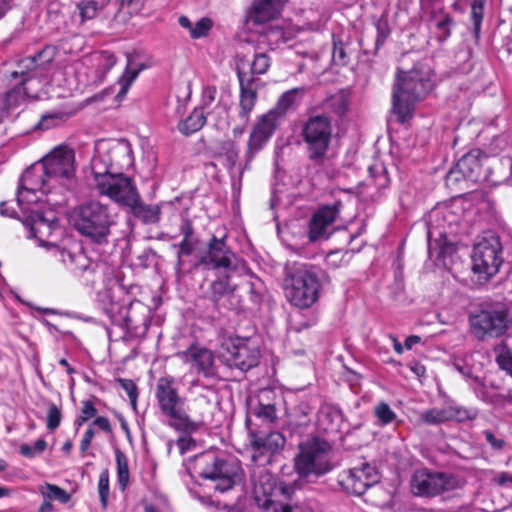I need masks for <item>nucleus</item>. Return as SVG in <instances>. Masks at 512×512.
<instances>
[{"mask_svg":"<svg viewBox=\"0 0 512 512\" xmlns=\"http://www.w3.org/2000/svg\"><path fill=\"white\" fill-rule=\"evenodd\" d=\"M132 154L130 143L120 140L112 143L105 153H99L92 161L98 192L126 207L135 203L138 192L132 180L118 170L132 163Z\"/></svg>","mask_w":512,"mask_h":512,"instance_id":"obj_1","label":"nucleus"},{"mask_svg":"<svg viewBox=\"0 0 512 512\" xmlns=\"http://www.w3.org/2000/svg\"><path fill=\"white\" fill-rule=\"evenodd\" d=\"M21 218L23 226L28 230V237L38 241L40 246L52 248L54 255L67 269L79 277H83L87 283L94 282V275L99 268V262L87 256L79 243L68 247H60L48 241L53 232L59 228V221L51 210H31Z\"/></svg>","mask_w":512,"mask_h":512,"instance_id":"obj_2","label":"nucleus"},{"mask_svg":"<svg viewBox=\"0 0 512 512\" xmlns=\"http://www.w3.org/2000/svg\"><path fill=\"white\" fill-rule=\"evenodd\" d=\"M339 463L335 460L332 444L323 437L311 436L298 445L294 457V470L297 478L293 485L298 490L332 472Z\"/></svg>","mask_w":512,"mask_h":512,"instance_id":"obj_3","label":"nucleus"},{"mask_svg":"<svg viewBox=\"0 0 512 512\" xmlns=\"http://www.w3.org/2000/svg\"><path fill=\"white\" fill-rule=\"evenodd\" d=\"M430 67L417 64L409 71L399 70L392 90V112L398 122L412 117L415 105L424 100L434 87Z\"/></svg>","mask_w":512,"mask_h":512,"instance_id":"obj_4","label":"nucleus"},{"mask_svg":"<svg viewBox=\"0 0 512 512\" xmlns=\"http://www.w3.org/2000/svg\"><path fill=\"white\" fill-rule=\"evenodd\" d=\"M251 482L256 497H264L263 506L268 512H297L298 507L285 503L292 500L298 490L292 482H278L265 465L255 464L251 471Z\"/></svg>","mask_w":512,"mask_h":512,"instance_id":"obj_5","label":"nucleus"},{"mask_svg":"<svg viewBox=\"0 0 512 512\" xmlns=\"http://www.w3.org/2000/svg\"><path fill=\"white\" fill-rule=\"evenodd\" d=\"M194 470L203 479L215 482L214 489L226 492L242 480L240 463L216 451H205L195 457Z\"/></svg>","mask_w":512,"mask_h":512,"instance_id":"obj_6","label":"nucleus"},{"mask_svg":"<svg viewBox=\"0 0 512 512\" xmlns=\"http://www.w3.org/2000/svg\"><path fill=\"white\" fill-rule=\"evenodd\" d=\"M75 229L97 244L108 243L114 216L108 205L97 200L86 201L78 205L72 214Z\"/></svg>","mask_w":512,"mask_h":512,"instance_id":"obj_7","label":"nucleus"},{"mask_svg":"<svg viewBox=\"0 0 512 512\" xmlns=\"http://www.w3.org/2000/svg\"><path fill=\"white\" fill-rule=\"evenodd\" d=\"M321 283L318 271L303 263H295L287 270L284 291L287 300L300 309L311 307L318 301Z\"/></svg>","mask_w":512,"mask_h":512,"instance_id":"obj_8","label":"nucleus"},{"mask_svg":"<svg viewBox=\"0 0 512 512\" xmlns=\"http://www.w3.org/2000/svg\"><path fill=\"white\" fill-rule=\"evenodd\" d=\"M305 148L307 159L316 166H322L328 160L333 125L327 115L309 116L301 125L299 134Z\"/></svg>","mask_w":512,"mask_h":512,"instance_id":"obj_9","label":"nucleus"},{"mask_svg":"<svg viewBox=\"0 0 512 512\" xmlns=\"http://www.w3.org/2000/svg\"><path fill=\"white\" fill-rule=\"evenodd\" d=\"M286 1L255 0L252 7L251 18L253 22L263 24L259 31L261 42L266 43L271 49L291 38L290 31L284 27L282 21L277 19Z\"/></svg>","mask_w":512,"mask_h":512,"instance_id":"obj_10","label":"nucleus"},{"mask_svg":"<svg viewBox=\"0 0 512 512\" xmlns=\"http://www.w3.org/2000/svg\"><path fill=\"white\" fill-rule=\"evenodd\" d=\"M155 397L161 412L172 419L171 427L189 434L198 429V424L184 410V399L174 386L173 377L166 376L157 380Z\"/></svg>","mask_w":512,"mask_h":512,"instance_id":"obj_11","label":"nucleus"},{"mask_svg":"<svg viewBox=\"0 0 512 512\" xmlns=\"http://www.w3.org/2000/svg\"><path fill=\"white\" fill-rule=\"evenodd\" d=\"M462 481L453 474L418 469L411 479V490L417 496L434 497L460 488Z\"/></svg>","mask_w":512,"mask_h":512,"instance_id":"obj_12","label":"nucleus"},{"mask_svg":"<svg viewBox=\"0 0 512 512\" xmlns=\"http://www.w3.org/2000/svg\"><path fill=\"white\" fill-rule=\"evenodd\" d=\"M51 182L40 161L27 168L19 179L17 189V203L22 210L24 204L36 203L39 200L37 192L48 193Z\"/></svg>","mask_w":512,"mask_h":512,"instance_id":"obj_13","label":"nucleus"},{"mask_svg":"<svg viewBox=\"0 0 512 512\" xmlns=\"http://www.w3.org/2000/svg\"><path fill=\"white\" fill-rule=\"evenodd\" d=\"M58 54L54 45H45L34 55L20 59L16 64V70L11 73L13 79L24 77V79H43L52 70L53 62Z\"/></svg>","mask_w":512,"mask_h":512,"instance_id":"obj_14","label":"nucleus"},{"mask_svg":"<svg viewBox=\"0 0 512 512\" xmlns=\"http://www.w3.org/2000/svg\"><path fill=\"white\" fill-rule=\"evenodd\" d=\"M220 359L226 366L245 373L259 364L260 351L240 339H228L221 345Z\"/></svg>","mask_w":512,"mask_h":512,"instance_id":"obj_15","label":"nucleus"},{"mask_svg":"<svg viewBox=\"0 0 512 512\" xmlns=\"http://www.w3.org/2000/svg\"><path fill=\"white\" fill-rule=\"evenodd\" d=\"M236 261V254L226 243V236L218 238L213 235L208 241L206 251L199 258L197 266L230 273L236 270Z\"/></svg>","mask_w":512,"mask_h":512,"instance_id":"obj_16","label":"nucleus"},{"mask_svg":"<svg viewBox=\"0 0 512 512\" xmlns=\"http://www.w3.org/2000/svg\"><path fill=\"white\" fill-rule=\"evenodd\" d=\"M279 122L280 118L270 110L258 118L248 139L243 170L250 169L251 162L273 136Z\"/></svg>","mask_w":512,"mask_h":512,"instance_id":"obj_17","label":"nucleus"},{"mask_svg":"<svg viewBox=\"0 0 512 512\" xmlns=\"http://www.w3.org/2000/svg\"><path fill=\"white\" fill-rule=\"evenodd\" d=\"M51 181L71 179L75 173V152L67 146H58L41 161Z\"/></svg>","mask_w":512,"mask_h":512,"instance_id":"obj_18","label":"nucleus"},{"mask_svg":"<svg viewBox=\"0 0 512 512\" xmlns=\"http://www.w3.org/2000/svg\"><path fill=\"white\" fill-rule=\"evenodd\" d=\"M285 442L284 436L278 431L269 433L250 432L251 461L259 465L270 464L272 456L284 447Z\"/></svg>","mask_w":512,"mask_h":512,"instance_id":"obj_19","label":"nucleus"},{"mask_svg":"<svg viewBox=\"0 0 512 512\" xmlns=\"http://www.w3.org/2000/svg\"><path fill=\"white\" fill-rule=\"evenodd\" d=\"M340 203L319 208L310 218L308 238L310 242L327 240L333 233V224L339 216Z\"/></svg>","mask_w":512,"mask_h":512,"instance_id":"obj_20","label":"nucleus"},{"mask_svg":"<svg viewBox=\"0 0 512 512\" xmlns=\"http://www.w3.org/2000/svg\"><path fill=\"white\" fill-rule=\"evenodd\" d=\"M503 248L498 235L487 231L482 236V275L485 280L495 276L504 262Z\"/></svg>","mask_w":512,"mask_h":512,"instance_id":"obj_21","label":"nucleus"},{"mask_svg":"<svg viewBox=\"0 0 512 512\" xmlns=\"http://www.w3.org/2000/svg\"><path fill=\"white\" fill-rule=\"evenodd\" d=\"M379 480L380 475L376 466L368 462H361L348 470L345 484L353 494L361 496Z\"/></svg>","mask_w":512,"mask_h":512,"instance_id":"obj_22","label":"nucleus"},{"mask_svg":"<svg viewBox=\"0 0 512 512\" xmlns=\"http://www.w3.org/2000/svg\"><path fill=\"white\" fill-rule=\"evenodd\" d=\"M511 324L512 315L505 306L482 310V340L504 336Z\"/></svg>","mask_w":512,"mask_h":512,"instance_id":"obj_23","label":"nucleus"},{"mask_svg":"<svg viewBox=\"0 0 512 512\" xmlns=\"http://www.w3.org/2000/svg\"><path fill=\"white\" fill-rule=\"evenodd\" d=\"M239 81V105L237 118L243 124H249L250 114L253 111L257 98V85L254 77H247V74L237 69Z\"/></svg>","mask_w":512,"mask_h":512,"instance_id":"obj_24","label":"nucleus"},{"mask_svg":"<svg viewBox=\"0 0 512 512\" xmlns=\"http://www.w3.org/2000/svg\"><path fill=\"white\" fill-rule=\"evenodd\" d=\"M208 299L218 310H231L236 307L235 287L230 283L229 273H225L211 282L208 289Z\"/></svg>","mask_w":512,"mask_h":512,"instance_id":"obj_25","label":"nucleus"},{"mask_svg":"<svg viewBox=\"0 0 512 512\" xmlns=\"http://www.w3.org/2000/svg\"><path fill=\"white\" fill-rule=\"evenodd\" d=\"M420 5L424 15L429 16L430 23L434 25L438 40L445 41L450 36L453 20L443 11L442 0H420Z\"/></svg>","mask_w":512,"mask_h":512,"instance_id":"obj_26","label":"nucleus"},{"mask_svg":"<svg viewBox=\"0 0 512 512\" xmlns=\"http://www.w3.org/2000/svg\"><path fill=\"white\" fill-rule=\"evenodd\" d=\"M460 176L464 179L477 183L480 178V149H473L463 155L454 169L447 175V182L459 181Z\"/></svg>","mask_w":512,"mask_h":512,"instance_id":"obj_27","label":"nucleus"},{"mask_svg":"<svg viewBox=\"0 0 512 512\" xmlns=\"http://www.w3.org/2000/svg\"><path fill=\"white\" fill-rule=\"evenodd\" d=\"M192 367L206 379H218L213 352L203 347H190L187 351Z\"/></svg>","mask_w":512,"mask_h":512,"instance_id":"obj_28","label":"nucleus"},{"mask_svg":"<svg viewBox=\"0 0 512 512\" xmlns=\"http://www.w3.org/2000/svg\"><path fill=\"white\" fill-rule=\"evenodd\" d=\"M349 104V96L341 90L323 99L316 108L321 111L319 115H327L332 122L334 118L341 119L347 114Z\"/></svg>","mask_w":512,"mask_h":512,"instance_id":"obj_29","label":"nucleus"},{"mask_svg":"<svg viewBox=\"0 0 512 512\" xmlns=\"http://www.w3.org/2000/svg\"><path fill=\"white\" fill-rule=\"evenodd\" d=\"M141 311L130 307L123 318L124 327L134 336H143L150 327L149 311L143 305H139Z\"/></svg>","mask_w":512,"mask_h":512,"instance_id":"obj_30","label":"nucleus"},{"mask_svg":"<svg viewBox=\"0 0 512 512\" xmlns=\"http://www.w3.org/2000/svg\"><path fill=\"white\" fill-rule=\"evenodd\" d=\"M20 81L14 87L9 89L3 95V106L0 112V123L8 117L10 112L19 107L28 97V92L25 84L29 81L24 77H19Z\"/></svg>","mask_w":512,"mask_h":512,"instance_id":"obj_31","label":"nucleus"},{"mask_svg":"<svg viewBox=\"0 0 512 512\" xmlns=\"http://www.w3.org/2000/svg\"><path fill=\"white\" fill-rule=\"evenodd\" d=\"M272 390L264 389L258 394V401L255 405L250 406V414L264 422L271 423L276 417L275 403L269 402Z\"/></svg>","mask_w":512,"mask_h":512,"instance_id":"obj_32","label":"nucleus"},{"mask_svg":"<svg viewBox=\"0 0 512 512\" xmlns=\"http://www.w3.org/2000/svg\"><path fill=\"white\" fill-rule=\"evenodd\" d=\"M305 90V87H296L284 92L270 111H273L278 118H283L288 111L298 106Z\"/></svg>","mask_w":512,"mask_h":512,"instance_id":"obj_33","label":"nucleus"},{"mask_svg":"<svg viewBox=\"0 0 512 512\" xmlns=\"http://www.w3.org/2000/svg\"><path fill=\"white\" fill-rule=\"evenodd\" d=\"M132 214L146 224L156 223L160 219L161 209L158 205H147L141 201L139 193L135 196V203L128 204Z\"/></svg>","mask_w":512,"mask_h":512,"instance_id":"obj_34","label":"nucleus"},{"mask_svg":"<svg viewBox=\"0 0 512 512\" xmlns=\"http://www.w3.org/2000/svg\"><path fill=\"white\" fill-rule=\"evenodd\" d=\"M218 403L217 390H207L206 395L194 396L193 407L201 422L211 418L215 405Z\"/></svg>","mask_w":512,"mask_h":512,"instance_id":"obj_35","label":"nucleus"},{"mask_svg":"<svg viewBox=\"0 0 512 512\" xmlns=\"http://www.w3.org/2000/svg\"><path fill=\"white\" fill-rule=\"evenodd\" d=\"M344 414L337 406H327L320 412L319 422L327 432L337 433L341 430Z\"/></svg>","mask_w":512,"mask_h":512,"instance_id":"obj_36","label":"nucleus"},{"mask_svg":"<svg viewBox=\"0 0 512 512\" xmlns=\"http://www.w3.org/2000/svg\"><path fill=\"white\" fill-rule=\"evenodd\" d=\"M435 233V229L432 226H428L427 239L430 257L433 256L434 251H436L437 258L452 254L455 251L454 245L447 241L446 236L442 231H439L438 233L439 238L435 239L434 243L432 242V237Z\"/></svg>","mask_w":512,"mask_h":512,"instance_id":"obj_37","label":"nucleus"},{"mask_svg":"<svg viewBox=\"0 0 512 512\" xmlns=\"http://www.w3.org/2000/svg\"><path fill=\"white\" fill-rule=\"evenodd\" d=\"M178 23L182 28L188 30L192 39H199L207 36L213 27V22L208 17H202L193 24L187 16L182 15L179 17Z\"/></svg>","mask_w":512,"mask_h":512,"instance_id":"obj_38","label":"nucleus"},{"mask_svg":"<svg viewBox=\"0 0 512 512\" xmlns=\"http://www.w3.org/2000/svg\"><path fill=\"white\" fill-rule=\"evenodd\" d=\"M205 123L206 116L203 108H195L191 114L179 124L178 128L182 134L191 135L199 131Z\"/></svg>","mask_w":512,"mask_h":512,"instance_id":"obj_39","label":"nucleus"},{"mask_svg":"<svg viewBox=\"0 0 512 512\" xmlns=\"http://www.w3.org/2000/svg\"><path fill=\"white\" fill-rule=\"evenodd\" d=\"M105 7V0H81L76 4L82 23L94 19Z\"/></svg>","mask_w":512,"mask_h":512,"instance_id":"obj_40","label":"nucleus"},{"mask_svg":"<svg viewBox=\"0 0 512 512\" xmlns=\"http://www.w3.org/2000/svg\"><path fill=\"white\" fill-rule=\"evenodd\" d=\"M218 155L224 159V166L231 172L239 159V148L231 140L222 141L219 144Z\"/></svg>","mask_w":512,"mask_h":512,"instance_id":"obj_41","label":"nucleus"},{"mask_svg":"<svg viewBox=\"0 0 512 512\" xmlns=\"http://www.w3.org/2000/svg\"><path fill=\"white\" fill-rule=\"evenodd\" d=\"M115 458L117 465V482L119 488L124 491L127 488L130 479L128 459L120 449H116Z\"/></svg>","mask_w":512,"mask_h":512,"instance_id":"obj_42","label":"nucleus"},{"mask_svg":"<svg viewBox=\"0 0 512 512\" xmlns=\"http://www.w3.org/2000/svg\"><path fill=\"white\" fill-rule=\"evenodd\" d=\"M496 362L499 367L512 376V351L506 342L502 341L494 347Z\"/></svg>","mask_w":512,"mask_h":512,"instance_id":"obj_43","label":"nucleus"},{"mask_svg":"<svg viewBox=\"0 0 512 512\" xmlns=\"http://www.w3.org/2000/svg\"><path fill=\"white\" fill-rule=\"evenodd\" d=\"M450 413V409H448V407H445V408H432V409H429L427 411H424L421 416H420V419L422 422H424L425 424H429V425H438V424H441V423H444L446 421H451V414Z\"/></svg>","mask_w":512,"mask_h":512,"instance_id":"obj_44","label":"nucleus"},{"mask_svg":"<svg viewBox=\"0 0 512 512\" xmlns=\"http://www.w3.org/2000/svg\"><path fill=\"white\" fill-rule=\"evenodd\" d=\"M144 68L143 65L133 67L130 58L128 59V64L125 69L124 74L119 79V83L121 85V89L118 93V96L125 95L132 84V82L137 78L139 72Z\"/></svg>","mask_w":512,"mask_h":512,"instance_id":"obj_45","label":"nucleus"},{"mask_svg":"<svg viewBox=\"0 0 512 512\" xmlns=\"http://www.w3.org/2000/svg\"><path fill=\"white\" fill-rule=\"evenodd\" d=\"M374 415L377 418L378 426H386L396 419V413L386 402H379L374 408Z\"/></svg>","mask_w":512,"mask_h":512,"instance_id":"obj_46","label":"nucleus"},{"mask_svg":"<svg viewBox=\"0 0 512 512\" xmlns=\"http://www.w3.org/2000/svg\"><path fill=\"white\" fill-rule=\"evenodd\" d=\"M42 495L44 499L57 500L62 504H66L71 499L70 494H68L64 489L49 483H47L45 488L42 490Z\"/></svg>","mask_w":512,"mask_h":512,"instance_id":"obj_47","label":"nucleus"},{"mask_svg":"<svg viewBox=\"0 0 512 512\" xmlns=\"http://www.w3.org/2000/svg\"><path fill=\"white\" fill-rule=\"evenodd\" d=\"M375 27L377 31V36L375 39L374 54H376L380 47L385 43L386 39L388 38L391 32L388 20L384 16L380 17L377 20V22L375 23Z\"/></svg>","mask_w":512,"mask_h":512,"instance_id":"obj_48","label":"nucleus"},{"mask_svg":"<svg viewBox=\"0 0 512 512\" xmlns=\"http://www.w3.org/2000/svg\"><path fill=\"white\" fill-rule=\"evenodd\" d=\"M48 410H47V417H46V427L49 431L56 430L62 420V413L61 409L53 402L48 401Z\"/></svg>","mask_w":512,"mask_h":512,"instance_id":"obj_49","label":"nucleus"},{"mask_svg":"<svg viewBox=\"0 0 512 512\" xmlns=\"http://www.w3.org/2000/svg\"><path fill=\"white\" fill-rule=\"evenodd\" d=\"M110 493L109 487V470L104 469L100 475L98 480V494L101 502V506L103 509H106L108 505V498Z\"/></svg>","mask_w":512,"mask_h":512,"instance_id":"obj_50","label":"nucleus"},{"mask_svg":"<svg viewBox=\"0 0 512 512\" xmlns=\"http://www.w3.org/2000/svg\"><path fill=\"white\" fill-rule=\"evenodd\" d=\"M62 113H48L41 116L38 122L34 125L35 131H44L55 127L59 121L63 120Z\"/></svg>","mask_w":512,"mask_h":512,"instance_id":"obj_51","label":"nucleus"},{"mask_svg":"<svg viewBox=\"0 0 512 512\" xmlns=\"http://www.w3.org/2000/svg\"><path fill=\"white\" fill-rule=\"evenodd\" d=\"M270 67V58L265 53H259L254 56L251 63V74L262 75L267 72Z\"/></svg>","mask_w":512,"mask_h":512,"instance_id":"obj_52","label":"nucleus"},{"mask_svg":"<svg viewBox=\"0 0 512 512\" xmlns=\"http://www.w3.org/2000/svg\"><path fill=\"white\" fill-rule=\"evenodd\" d=\"M47 443L43 438L38 439L33 446L23 444L20 446V453L24 457L32 458L36 454H41L46 449Z\"/></svg>","mask_w":512,"mask_h":512,"instance_id":"obj_53","label":"nucleus"},{"mask_svg":"<svg viewBox=\"0 0 512 512\" xmlns=\"http://www.w3.org/2000/svg\"><path fill=\"white\" fill-rule=\"evenodd\" d=\"M119 385L121 388L127 393L132 407L135 409L137 404V397H138V388L136 384L130 380V379H123L119 378L118 380Z\"/></svg>","mask_w":512,"mask_h":512,"instance_id":"obj_54","label":"nucleus"},{"mask_svg":"<svg viewBox=\"0 0 512 512\" xmlns=\"http://www.w3.org/2000/svg\"><path fill=\"white\" fill-rule=\"evenodd\" d=\"M471 361L472 355H467L463 359L457 361L455 366L464 376L477 379V375H475L477 369L471 364Z\"/></svg>","mask_w":512,"mask_h":512,"instance_id":"obj_55","label":"nucleus"},{"mask_svg":"<svg viewBox=\"0 0 512 512\" xmlns=\"http://www.w3.org/2000/svg\"><path fill=\"white\" fill-rule=\"evenodd\" d=\"M507 146V139L503 135L493 137L491 143L487 146L485 153L488 156H495L505 149Z\"/></svg>","mask_w":512,"mask_h":512,"instance_id":"obj_56","label":"nucleus"},{"mask_svg":"<svg viewBox=\"0 0 512 512\" xmlns=\"http://www.w3.org/2000/svg\"><path fill=\"white\" fill-rule=\"evenodd\" d=\"M261 288L262 283L259 280L248 283V295L255 307L259 306L262 302Z\"/></svg>","mask_w":512,"mask_h":512,"instance_id":"obj_57","label":"nucleus"},{"mask_svg":"<svg viewBox=\"0 0 512 512\" xmlns=\"http://www.w3.org/2000/svg\"><path fill=\"white\" fill-rule=\"evenodd\" d=\"M207 390H217L213 385H206L200 379H195L190 382L188 392L194 396L206 395Z\"/></svg>","mask_w":512,"mask_h":512,"instance_id":"obj_58","label":"nucleus"},{"mask_svg":"<svg viewBox=\"0 0 512 512\" xmlns=\"http://www.w3.org/2000/svg\"><path fill=\"white\" fill-rule=\"evenodd\" d=\"M483 434L494 452H500L504 449L506 443L503 438L498 437L491 431H485Z\"/></svg>","mask_w":512,"mask_h":512,"instance_id":"obj_59","label":"nucleus"},{"mask_svg":"<svg viewBox=\"0 0 512 512\" xmlns=\"http://www.w3.org/2000/svg\"><path fill=\"white\" fill-rule=\"evenodd\" d=\"M448 409H450L449 414H451V420L464 421L466 419L475 418L476 416V412L472 414L468 410L463 408L448 407Z\"/></svg>","mask_w":512,"mask_h":512,"instance_id":"obj_60","label":"nucleus"},{"mask_svg":"<svg viewBox=\"0 0 512 512\" xmlns=\"http://www.w3.org/2000/svg\"><path fill=\"white\" fill-rule=\"evenodd\" d=\"M217 89L215 86H206L202 91V107L205 108L210 106L216 98Z\"/></svg>","mask_w":512,"mask_h":512,"instance_id":"obj_61","label":"nucleus"},{"mask_svg":"<svg viewBox=\"0 0 512 512\" xmlns=\"http://www.w3.org/2000/svg\"><path fill=\"white\" fill-rule=\"evenodd\" d=\"M471 9L474 24V33L475 37L478 38L480 35V0H473Z\"/></svg>","mask_w":512,"mask_h":512,"instance_id":"obj_62","label":"nucleus"},{"mask_svg":"<svg viewBox=\"0 0 512 512\" xmlns=\"http://www.w3.org/2000/svg\"><path fill=\"white\" fill-rule=\"evenodd\" d=\"M333 60L340 63V64H346L348 61L347 54L345 52L344 46L342 42H334V48H333V54H332Z\"/></svg>","mask_w":512,"mask_h":512,"instance_id":"obj_63","label":"nucleus"},{"mask_svg":"<svg viewBox=\"0 0 512 512\" xmlns=\"http://www.w3.org/2000/svg\"><path fill=\"white\" fill-rule=\"evenodd\" d=\"M175 247L178 248L177 251V257H183V256H189L194 251V245L191 241V239H182V241L179 244H175Z\"/></svg>","mask_w":512,"mask_h":512,"instance_id":"obj_64","label":"nucleus"}]
</instances>
